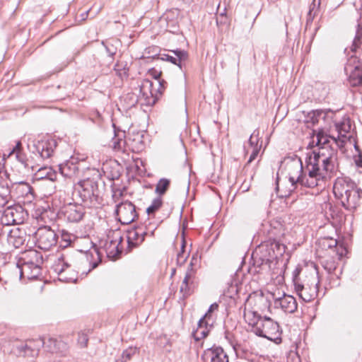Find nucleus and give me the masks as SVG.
Listing matches in <instances>:
<instances>
[{
	"instance_id": "45",
	"label": "nucleus",
	"mask_w": 362,
	"mask_h": 362,
	"mask_svg": "<svg viewBox=\"0 0 362 362\" xmlns=\"http://www.w3.org/2000/svg\"><path fill=\"white\" fill-rule=\"evenodd\" d=\"M9 184L10 182L7 172L3 168H0V190L5 189L11 192L9 188Z\"/></svg>"
},
{
	"instance_id": "53",
	"label": "nucleus",
	"mask_w": 362,
	"mask_h": 362,
	"mask_svg": "<svg viewBox=\"0 0 362 362\" xmlns=\"http://www.w3.org/2000/svg\"><path fill=\"white\" fill-rule=\"evenodd\" d=\"M315 1L316 0H313V3L310 5L309 11L307 15L305 30H307L308 26L312 24L315 18V12L314 13H313V12L315 8Z\"/></svg>"
},
{
	"instance_id": "12",
	"label": "nucleus",
	"mask_w": 362,
	"mask_h": 362,
	"mask_svg": "<svg viewBox=\"0 0 362 362\" xmlns=\"http://www.w3.org/2000/svg\"><path fill=\"white\" fill-rule=\"evenodd\" d=\"M45 345V339L37 338L28 339L25 342L16 346L17 355L23 357H35L37 356L40 350Z\"/></svg>"
},
{
	"instance_id": "27",
	"label": "nucleus",
	"mask_w": 362,
	"mask_h": 362,
	"mask_svg": "<svg viewBox=\"0 0 362 362\" xmlns=\"http://www.w3.org/2000/svg\"><path fill=\"white\" fill-rule=\"evenodd\" d=\"M144 135L136 133L127 137V148L134 153H139L145 148V144L143 140Z\"/></svg>"
},
{
	"instance_id": "9",
	"label": "nucleus",
	"mask_w": 362,
	"mask_h": 362,
	"mask_svg": "<svg viewBox=\"0 0 362 362\" xmlns=\"http://www.w3.org/2000/svg\"><path fill=\"white\" fill-rule=\"evenodd\" d=\"M71 263L68 259L67 255L62 253L57 259V263L54 266V270L58 274V279L61 281L70 283L76 282L78 278L77 272L71 269Z\"/></svg>"
},
{
	"instance_id": "46",
	"label": "nucleus",
	"mask_w": 362,
	"mask_h": 362,
	"mask_svg": "<svg viewBox=\"0 0 362 362\" xmlns=\"http://www.w3.org/2000/svg\"><path fill=\"white\" fill-rule=\"evenodd\" d=\"M163 200L161 197H158L155 198L151 205L146 209V213L148 216H151L155 214L162 206Z\"/></svg>"
},
{
	"instance_id": "16",
	"label": "nucleus",
	"mask_w": 362,
	"mask_h": 362,
	"mask_svg": "<svg viewBox=\"0 0 362 362\" xmlns=\"http://www.w3.org/2000/svg\"><path fill=\"white\" fill-rule=\"evenodd\" d=\"M17 199H23L24 203H31L34 199V189L33 187L26 182H19L12 185V190Z\"/></svg>"
},
{
	"instance_id": "64",
	"label": "nucleus",
	"mask_w": 362,
	"mask_h": 362,
	"mask_svg": "<svg viewBox=\"0 0 362 362\" xmlns=\"http://www.w3.org/2000/svg\"><path fill=\"white\" fill-rule=\"evenodd\" d=\"M22 149H23L22 144L20 141H17L15 147H13L11 153H17L18 152H23Z\"/></svg>"
},
{
	"instance_id": "6",
	"label": "nucleus",
	"mask_w": 362,
	"mask_h": 362,
	"mask_svg": "<svg viewBox=\"0 0 362 362\" xmlns=\"http://www.w3.org/2000/svg\"><path fill=\"white\" fill-rule=\"evenodd\" d=\"M218 307L219 305L217 303H212L207 312L199 320L197 328L192 334L195 341H200L208 336L216 320L214 313L218 311Z\"/></svg>"
},
{
	"instance_id": "32",
	"label": "nucleus",
	"mask_w": 362,
	"mask_h": 362,
	"mask_svg": "<svg viewBox=\"0 0 362 362\" xmlns=\"http://www.w3.org/2000/svg\"><path fill=\"white\" fill-rule=\"evenodd\" d=\"M124 132L115 134L112 139V146L115 151L125 152L127 151V138L124 139Z\"/></svg>"
},
{
	"instance_id": "25",
	"label": "nucleus",
	"mask_w": 362,
	"mask_h": 362,
	"mask_svg": "<svg viewBox=\"0 0 362 362\" xmlns=\"http://www.w3.org/2000/svg\"><path fill=\"white\" fill-rule=\"evenodd\" d=\"M276 307L280 306L281 308L288 313H293L297 310V302L294 297L290 295H284L283 297L275 300Z\"/></svg>"
},
{
	"instance_id": "34",
	"label": "nucleus",
	"mask_w": 362,
	"mask_h": 362,
	"mask_svg": "<svg viewBox=\"0 0 362 362\" xmlns=\"http://www.w3.org/2000/svg\"><path fill=\"white\" fill-rule=\"evenodd\" d=\"M194 276L190 275L189 273H185L184 279L182 282L180 291L184 297L189 296L193 291V279Z\"/></svg>"
},
{
	"instance_id": "22",
	"label": "nucleus",
	"mask_w": 362,
	"mask_h": 362,
	"mask_svg": "<svg viewBox=\"0 0 362 362\" xmlns=\"http://www.w3.org/2000/svg\"><path fill=\"white\" fill-rule=\"evenodd\" d=\"M26 238L25 231L20 228H14L7 233V243L15 248L21 247Z\"/></svg>"
},
{
	"instance_id": "20",
	"label": "nucleus",
	"mask_w": 362,
	"mask_h": 362,
	"mask_svg": "<svg viewBox=\"0 0 362 362\" xmlns=\"http://www.w3.org/2000/svg\"><path fill=\"white\" fill-rule=\"evenodd\" d=\"M350 189H344V187L341 184V191L344 190V194L341 193V206L349 209L355 206L356 201L358 199V192L354 189V183L351 185H347Z\"/></svg>"
},
{
	"instance_id": "58",
	"label": "nucleus",
	"mask_w": 362,
	"mask_h": 362,
	"mask_svg": "<svg viewBox=\"0 0 362 362\" xmlns=\"http://www.w3.org/2000/svg\"><path fill=\"white\" fill-rule=\"evenodd\" d=\"M323 244L328 248H337V246L339 244V240L337 239H333L332 238H326Z\"/></svg>"
},
{
	"instance_id": "30",
	"label": "nucleus",
	"mask_w": 362,
	"mask_h": 362,
	"mask_svg": "<svg viewBox=\"0 0 362 362\" xmlns=\"http://www.w3.org/2000/svg\"><path fill=\"white\" fill-rule=\"evenodd\" d=\"M243 317L245 322H247L249 325L252 326L253 332H255V328L257 325V323L259 324V322L262 321L263 319L257 312L247 309L246 307L244 308Z\"/></svg>"
},
{
	"instance_id": "43",
	"label": "nucleus",
	"mask_w": 362,
	"mask_h": 362,
	"mask_svg": "<svg viewBox=\"0 0 362 362\" xmlns=\"http://www.w3.org/2000/svg\"><path fill=\"white\" fill-rule=\"evenodd\" d=\"M60 343L61 341H58L55 339L49 338L47 340L45 339V345L43 347L48 352L56 353L59 349Z\"/></svg>"
},
{
	"instance_id": "38",
	"label": "nucleus",
	"mask_w": 362,
	"mask_h": 362,
	"mask_svg": "<svg viewBox=\"0 0 362 362\" xmlns=\"http://www.w3.org/2000/svg\"><path fill=\"white\" fill-rule=\"evenodd\" d=\"M139 354V348L136 346H129L122 351L120 358L115 360V362H128L131 361L135 355H138Z\"/></svg>"
},
{
	"instance_id": "37",
	"label": "nucleus",
	"mask_w": 362,
	"mask_h": 362,
	"mask_svg": "<svg viewBox=\"0 0 362 362\" xmlns=\"http://www.w3.org/2000/svg\"><path fill=\"white\" fill-rule=\"evenodd\" d=\"M315 141L313 140L312 143L308 144V147L312 148L314 146H317L318 148L322 146H327L330 147L329 145V137L325 134L322 131L318 132L316 134V141L315 144H314Z\"/></svg>"
},
{
	"instance_id": "21",
	"label": "nucleus",
	"mask_w": 362,
	"mask_h": 362,
	"mask_svg": "<svg viewBox=\"0 0 362 362\" xmlns=\"http://www.w3.org/2000/svg\"><path fill=\"white\" fill-rule=\"evenodd\" d=\"M42 263L43 258L41 252L35 250H31L25 253L24 265L35 269L36 271V275L39 274Z\"/></svg>"
},
{
	"instance_id": "35",
	"label": "nucleus",
	"mask_w": 362,
	"mask_h": 362,
	"mask_svg": "<svg viewBox=\"0 0 362 362\" xmlns=\"http://www.w3.org/2000/svg\"><path fill=\"white\" fill-rule=\"evenodd\" d=\"M284 234L283 226L281 223L276 222L270 225L268 230L269 240L272 241H279L278 239Z\"/></svg>"
},
{
	"instance_id": "61",
	"label": "nucleus",
	"mask_w": 362,
	"mask_h": 362,
	"mask_svg": "<svg viewBox=\"0 0 362 362\" xmlns=\"http://www.w3.org/2000/svg\"><path fill=\"white\" fill-rule=\"evenodd\" d=\"M114 70L117 72V74L120 76V77H123V76L127 77L128 76V74H127V71H128V69H126V67L124 66L122 69L120 68V65L119 64V63H117L115 64V66H114Z\"/></svg>"
},
{
	"instance_id": "10",
	"label": "nucleus",
	"mask_w": 362,
	"mask_h": 362,
	"mask_svg": "<svg viewBox=\"0 0 362 362\" xmlns=\"http://www.w3.org/2000/svg\"><path fill=\"white\" fill-rule=\"evenodd\" d=\"M115 215L117 220L123 225L133 223L139 216L136 206L128 200L116 205Z\"/></svg>"
},
{
	"instance_id": "47",
	"label": "nucleus",
	"mask_w": 362,
	"mask_h": 362,
	"mask_svg": "<svg viewBox=\"0 0 362 362\" xmlns=\"http://www.w3.org/2000/svg\"><path fill=\"white\" fill-rule=\"evenodd\" d=\"M73 235L67 231L62 230L61 233V240L59 242V247L65 249L71 245L72 243Z\"/></svg>"
},
{
	"instance_id": "48",
	"label": "nucleus",
	"mask_w": 362,
	"mask_h": 362,
	"mask_svg": "<svg viewBox=\"0 0 362 362\" xmlns=\"http://www.w3.org/2000/svg\"><path fill=\"white\" fill-rule=\"evenodd\" d=\"M185 246L186 243L183 239L181 245V250L177 255V264L180 267L185 264L189 255V254H185Z\"/></svg>"
},
{
	"instance_id": "62",
	"label": "nucleus",
	"mask_w": 362,
	"mask_h": 362,
	"mask_svg": "<svg viewBox=\"0 0 362 362\" xmlns=\"http://www.w3.org/2000/svg\"><path fill=\"white\" fill-rule=\"evenodd\" d=\"M148 73L153 78H155L156 80L160 79L161 74H162L161 71H159L155 68H152V69H149Z\"/></svg>"
},
{
	"instance_id": "49",
	"label": "nucleus",
	"mask_w": 362,
	"mask_h": 362,
	"mask_svg": "<svg viewBox=\"0 0 362 362\" xmlns=\"http://www.w3.org/2000/svg\"><path fill=\"white\" fill-rule=\"evenodd\" d=\"M144 229L146 230L145 232V238L146 236L153 237L155 230L157 228V225L154 223H152L149 218L146 220L144 223H143Z\"/></svg>"
},
{
	"instance_id": "51",
	"label": "nucleus",
	"mask_w": 362,
	"mask_h": 362,
	"mask_svg": "<svg viewBox=\"0 0 362 362\" xmlns=\"http://www.w3.org/2000/svg\"><path fill=\"white\" fill-rule=\"evenodd\" d=\"M308 170V175L307 177L323 178L325 175L323 173V169L321 170L320 167H310Z\"/></svg>"
},
{
	"instance_id": "41",
	"label": "nucleus",
	"mask_w": 362,
	"mask_h": 362,
	"mask_svg": "<svg viewBox=\"0 0 362 362\" xmlns=\"http://www.w3.org/2000/svg\"><path fill=\"white\" fill-rule=\"evenodd\" d=\"M142 94L141 93L140 98L134 93H128L124 96V103L127 108H132L135 107L139 100H144L141 98Z\"/></svg>"
},
{
	"instance_id": "59",
	"label": "nucleus",
	"mask_w": 362,
	"mask_h": 362,
	"mask_svg": "<svg viewBox=\"0 0 362 362\" xmlns=\"http://www.w3.org/2000/svg\"><path fill=\"white\" fill-rule=\"evenodd\" d=\"M259 148H260V146H256L253 149L252 153L250 156L249 160H247V163L244 166V170H245L247 169V168L248 167L249 164L257 158V156L259 153Z\"/></svg>"
},
{
	"instance_id": "56",
	"label": "nucleus",
	"mask_w": 362,
	"mask_h": 362,
	"mask_svg": "<svg viewBox=\"0 0 362 362\" xmlns=\"http://www.w3.org/2000/svg\"><path fill=\"white\" fill-rule=\"evenodd\" d=\"M258 136H259V130L255 129L253 133L250 135V139L248 140V143L253 149L258 146Z\"/></svg>"
},
{
	"instance_id": "50",
	"label": "nucleus",
	"mask_w": 362,
	"mask_h": 362,
	"mask_svg": "<svg viewBox=\"0 0 362 362\" xmlns=\"http://www.w3.org/2000/svg\"><path fill=\"white\" fill-rule=\"evenodd\" d=\"M11 199V191L7 189L0 190V212L8 204Z\"/></svg>"
},
{
	"instance_id": "39",
	"label": "nucleus",
	"mask_w": 362,
	"mask_h": 362,
	"mask_svg": "<svg viewBox=\"0 0 362 362\" xmlns=\"http://www.w3.org/2000/svg\"><path fill=\"white\" fill-rule=\"evenodd\" d=\"M170 186V180L168 178H160L156 185L155 193L160 197L164 195Z\"/></svg>"
},
{
	"instance_id": "4",
	"label": "nucleus",
	"mask_w": 362,
	"mask_h": 362,
	"mask_svg": "<svg viewBox=\"0 0 362 362\" xmlns=\"http://www.w3.org/2000/svg\"><path fill=\"white\" fill-rule=\"evenodd\" d=\"M254 333L259 337L266 338L279 344L281 341V331L277 322L269 317H264L262 321L257 323Z\"/></svg>"
},
{
	"instance_id": "42",
	"label": "nucleus",
	"mask_w": 362,
	"mask_h": 362,
	"mask_svg": "<svg viewBox=\"0 0 362 362\" xmlns=\"http://www.w3.org/2000/svg\"><path fill=\"white\" fill-rule=\"evenodd\" d=\"M306 168L310 167H320V163L322 159L319 157V153H316V150H313L310 154H308L306 157Z\"/></svg>"
},
{
	"instance_id": "7",
	"label": "nucleus",
	"mask_w": 362,
	"mask_h": 362,
	"mask_svg": "<svg viewBox=\"0 0 362 362\" xmlns=\"http://www.w3.org/2000/svg\"><path fill=\"white\" fill-rule=\"evenodd\" d=\"M166 84V81L163 79H158V87L157 89H155L153 87V83L151 81L148 79L144 80L140 86V93L142 94L141 98L144 99V103L142 104L148 106H152L156 104L159 96L161 95L164 91Z\"/></svg>"
},
{
	"instance_id": "31",
	"label": "nucleus",
	"mask_w": 362,
	"mask_h": 362,
	"mask_svg": "<svg viewBox=\"0 0 362 362\" xmlns=\"http://www.w3.org/2000/svg\"><path fill=\"white\" fill-rule=\"evenodd\" d=\"M339 253L338 252V249L337 248L336 257H328L327 259L325 260L324 264H323L325 269L329 274H334L337 279L339 278V276H338L336 274V270L339 265Z\"/></svg>"
},
{
	"instance_id": "19",
	"label": "nucleus",
	"mask_w": 362,
	"mask_h": 362,
	"mask_svg": "<svg viewBox=\"0 0 362 362\" xmlns=\"http://www.w3.org/2000/svg\"><path fill=\"white\" fill-rule=\"evenodd\" d=\"M295 291L303 301L310 302L317 296V284L312 286L298 284L296 285Z\"/></svg>"
},
{
	"instance_id": "57",
	"label": "nucleus",
	"mask_w": 362,
	"mask_h": 362,
	"mask_svg": "<svg viewBox=\"0 0 362 362\" xmlns=\"http://www.w3.org/2000/svg\"><path fill=\"white\" fill-rule=\"evenodd\" d=\"M160 59L163 61H168L173 64L177 65L180 69H182V63L177 61L176 57H175L164 54L162 55Z\"/></svg>"
},
{
	"instance_id": "29",
	"label": "nucleus",
	"mask_w": 362,
	"mask_h": 362,
	"mask_svg": "<svg viewBox=\"0 0 362 362\" xmlns=\"http://www.w3.org/2000/svg\"><path fill=\"white\" fill-rule=\"evenodd\" d=\"M103 254L100 249L93 245L91 249L86 252V260L89 262L90 268L88 272L96 268L102 261Z\"/></svg>"
},
{
	"instance_id": "3",
	"label": "nucleus",
	"mask_w": 362,
	"mask_h": 362,
	"mask_svg": "<svg viewBox=\"0 0 362 362\" xmlns=\"http://www.w3.org/2000/svg\"><path fill=\"white\" fill-rule=\"evenodd\" d=\"M90 171L92 173V177L80 180L74 194L80 198L84 206L93 208L100 204L98 181L100 180V173L95 169Z\"/></svg>"
},
{
	"instance_id": "5",
	"label": "nucleus",
	"mask_w": 362,
	"mask_h": 362,
	"mask_svg": "<svg viewBox=\"0 0 362 362\" xmlns=\"http://www.w3.org/2000/svg\"><path fill=\"white\" fill-rule=\"evenodd\" d=\"M351 126L349 119H344L341 122V153H344L346 148H351L354 147L358 153L357 156H355L354 161L356 166L360 168V172L362 173V154L358 146L356 144L355 139L351 133H350Z\"/></svg>"
},
{
	"instance_id": "8",
	"label": "nucleus",
	"mask_w": 362,
	"mask_h": 362,
	"mask_svg": "<svg viewBox=\"0 0 362 362\" xmlns=\"http://www.w3.org/2000/svg\"><path fill=\"white\" fill-rule=\"evenodd\" d=\"M28 211L21 205L8 206L3 210L1 222L4 226L20 225L28 218Z\"/></svg>"
},
{
	"instance_id": "14",
	"label": "nucleus",
	"mask_w": 362,
	"mask_h": 362,
	"mask_svg": "<svg viewBox=\"0 0 362 362\" xmlns=\"http://www.w3.org/2000/svg\"><path fill=\"white\" fill-rule=\"evenodd\" d=\"M61 214L69 223H78L84 217L86 211L82 204L69 203L60 210Z\"/></svg>"
},
{
	"instance_id": "60",
	"label": "nucleus",
	"mask_w": 362,
	"mask_h": 362,
	"mask_svg": "<svg viewBox=\"0 0 362 362\" xmlns=\"http://www.w3.org/2000/svg\"><path fill=\"white\" fill-rule=\"evenodd\" d=\"M301 270H302L301 267H297L293 272V282L294 288L296 287V285H297L298 284H301L300 281V278H299V275H300V273L301 272Z\"/></svg>"
},
{
	"instance_id": "17",
	"label": "nucleus",
	"mask_w": 362,
	"mask_h": 362,
	"mask_svg": "<svg viewBox=\"0 0 362 362\" xmlns=\"http://www.w3.org/2000/svg\"><path fill=\"white\" fill-rule=\"evenodd\" d=\"M202 358L204 362H228V356L225 350L216 345L204 350Z\"/></svg>"
},
{
	"instance_id": "40",
	"label": "nucleus",
	"mask_w": 362,
	"mask_h": 362,
	"mask_svg": "<svg viewBox=\"0 0 362 362\" xmlns=\"http://www.w3.org/2000/svg\"><path fill=\"white\" fill-rule=\"evenodd\" d=\"M322 114V111L320 110H312L311 112H308L305 119L307 127L310 128L311 127L318 123V118Z\"/></svg>"
},
{
	"instance_id": "26",
	"label": "nucleus",
	"mask_w": 362,
	"mask_h": 362,
	"mask_svg": "<svg viewBox=\"0 0 362 362\" xmlns=\"http://www.w3.org/2000/svg\"><path fill=\"white\" fill-rule=\"evenodd\" d=\"M297 168H299V172L300 173V178L299 179V184L303 186L309 188H313L320 185V181H323V178H317V177H307L305 175H303V167L301 159L299 158L298 159V162L295 163Z\"/></svg>"
},
{
	"instance_id": "54",
	"label": "nucleus",
	"mask_w": 362,
	"mask_h": 362,
	"mask_svg": "<svg viewBox=\"0 0 362 362\" xmlns=\"http://www.w3.org/2000/svg\"><path fill=\"white\" fill-rule=\"evenodd\" d=\"M172 52L175 54V57H176L177 61H179L181 63L187 59V52L183 49H177L175 50H172Z\"/></svg>"
},
{
	"instance_id": "18",
	"label": "nucleus",
	"mask_w": 362,
	"mask_h": 362,
	"mask_svg": "<svg viewBox=\"0 0 362 362\" xmlns=\"http://www.w3.org/2000/svg\"><path fill=\"white\" fill-rule=\"evenodd\" d=\"M143 223L134 226L127 231L128 247L134 248L139 246L145 240V232Z\"/></svg>"
},
{
	"instance_id": "23",
	"label": "nucleus",
	"mask_w": 362,
	"mask_h": 362,
	"mask_svg": "<svg viewBox=\"0 0 362 362\" xmlns=\"http://www.w3.org/2000/svg\"><path fill=\"white\" fill-rule=\"evenodd\" d=\"M79 165L80 163L77 159L71 158L69 160H66L64 163L60 164L59 170L64 177L71 178L79 175Z\"/></svg>"
},
{
	"instance_id": "55",
	"label": "nucleus",
	"mask_w": 362,
	"mask_h": 362,
	"mask_svg": "<svg viewBox=\"0 0 362 362\" xmlns=\"http://www.w3.org/2000/svg\"><path fill=\"white\" fill-rule=\"evenodd\" d=\"M16 159L20 162L25 168H29V160L27 158L25 153L23 152H18L16 153Z\"/></svg>"
},
{
	"instance_id": "52",
	"label": "nucleus",
	"mask_w": 362,
	"mask_h": 362,
	"mask_svg": "<svg viewBox=\"0 0 362 362\" xmlns=\"http://www.w3.org/2000/svg\"><path fill=\"white\" fill-rule=\"evenodd\" d=\"M199 259L197 254L192 255L190 262L187 267L186 273H189L190 275L194 276L196 273V267L198 264Z\"/></svg>"
},
{
	"instance_id": "33",
	"label": "nucleus",
	"mask_w": 362,
	"mask_h": 362,
	"mask_svg": "<svg viewBox=\"0 0 362 362\" xmlns=\"http://www.w3.org/2000/svg\"><path fill=\"white\" fill-rule=\"evenodd\" d=\"M326 214L328 221L337 233L339 228V209L337 206H333L330 205L329 211H327Z\"/></svg>"
},
{
	"instance_id": "2",
	"label": "nucleus",
	"mask_w": 362,
	"mask_h": 362,
	"mask_svg": "<svg viewBox=\"0 0 362 362\" xmlns=\"http://www.w3.org/2000/svg\"><path fill=\"white\" fill-rule=\"evenodd\" d=\"M346 58L344 72L351 86L362 84V25L358 24L356 33L350 49L344 52Z\"/></svg>"
},
{
	"instance_id": "15",
	"label": "nucleus",
	"mask_w": 362,
	"mask_h": 362,
	"mask_svg": "<svg viewBox=\"0 0 362 362\" xmlns=\"http://www.w3.org/2000/svg\"><path fill=\"white\" fill-rule=\"evenodd\" d=\"M57 146V143L53 139L37 141L33 146L32 153L42 160L48 159L53 155Z\"/></svg>"
},
{
	"instance_id": "11",
	"label": "nucleus",
	"mask_w": 362,
	"mask_h": 362,
	"mask_svg": "<svg viewBox=\"0 0 362 362\" xmlns=\"http://www.w3.org/2000/svg\"><path fill=\"white\" fill-rule=\"evenodd\" d=\"M35 236L38 247L43 250H50L57 243L58 236L49 226L39 228Z\"/></svg>"
},
{
	"instance_id": "13",
	"label": "nucleus",
	"mask_w": 362,
	"mask_h": 362,
	"mask_svg": "<svg viewBox=\"0 0 362 362\" xmlns=\"http://www.w3.org/2000/svg\"><path fill=\"white\" fill-rule=\"evenodd\" d=\"M319 157L322 159L323 170L331 177L334 169V161H337V152L330 146H322L316 150Z\"/></svg>"
},
{
	"instance_id": "36",
	"label": "nucleus",
	"mask_w": 362,
	"mask_h": 362,
	"mask_svg": "<svg viewBox=\"0 0 362 362\" xmlns=\"http://www.w3.org/2000/svg\"><path fill=\"white\" fill-rule=\"evenodd\" d=\"M37 179H47L52 181L57 180L56 172L50 167L40 168L35 174Z\"/></svg>"
},
{
	"instance_id": "24",
	"label": "nucleus",
	"mask_w": 362,
	"mask_h": 362,
	"mask_svg": "<svg viewBox=\"0 0 362 362\" xmlns=\"http://www.w3.org/2000/svg\"><path fill=\"white\" fill-rule=\"evenodd\" d=\"M233 348L237 356L245 358L248 361L253 360V353L250 343L247 341H236L232 344Z\"/></svg>"
},
{
	"instance_id": "44",
	"label": "nucleus",
	"mask_w": 362,
	"mask_h": 362,
	"mask_svg": "<svg viewBox=\"0 0 362 362\" xmlns=\"http://www.w3.org/2000/svg\"><path fill=\"white\" fill-rule=\"evenodd\" d=\"M102 45L104 46L107 56L110 57L109 64H112L114 57L117 54V47L115 46L110 41H103Z\"/></svg>"
},
{
	"instance_id": "63",
	"label": "nucleus",
	"mask_w": 362,
	"mask_h": 362,
	"mask_svg": "<svg viewBox=\"0 0 362 362\" xmlns=\"http://www.w3.org/2000/svg\"><path fill=\"white\" fill-rule=\"evenodd\" d=\"M88 338L87 336L84 334L79 336L78 342L81 344L82 346L85 347L88 344Z\"/></svg>"
},
{
	"instance_id": "1",
	"label": "nucleus",
	"mask_w": 362,
	"mask_h": 362,
	"mask_svg": "<svg viewBox=\"0 0 362 362\" xmlns=\"http://www.w3.org/2000/svg\"><path fill=\"white\" fill-rule=\"evenodd\" d=\"M286 249V245L279 241L267 240L262 243L252 253V267L249 272L256 274L264 269L274 270Z\"/></svg>"
},
{
	"instance_id": "28",
	"label": "nucleus",
	"mask_w": 362,
	"mask_h": 362,
	"mask_svg": "<svg viewBox=\"0 0 362 362\" xmlns=\"http://www.w3.org/2000/svg\"><path fill=\"white\" fill-rule=\"evenodd\" d=\"M122 241V237L119 236L115 240H111L105 245V250L109 258L116 259L122 253V249L119 247Z\"/></svg>"
}]
</instances>
